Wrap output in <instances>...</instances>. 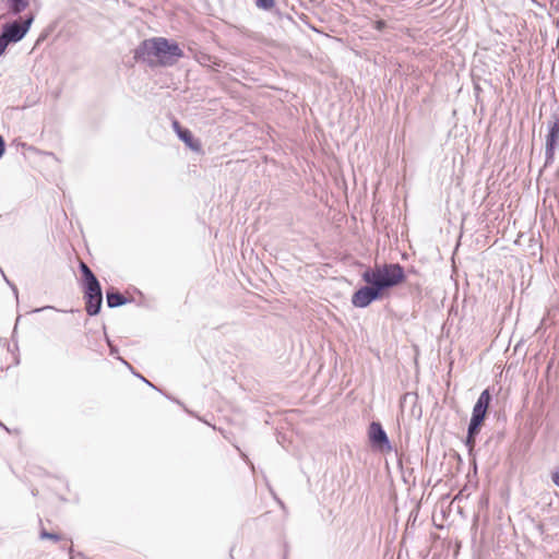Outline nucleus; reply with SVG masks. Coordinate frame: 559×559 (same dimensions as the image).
Returning a JSON list of instances; mask_svg holds the SVG:
<instances>
[{
    "label": "nucleus",
    "instance_id": "4",
    "mask_svg": "<svg viewBox=\"0 0 559 559\" xmlns=\"http://www.w3.org/2000/svg\"><path fill=\"white\" fill-rule=\"evenodd\" d=\"M80 270L83 275L84 296L103 297L100 284L92 270L84 263H80Z\"/></svg>",
    "mask_w": 559,
    "mask_h": 559
},
{
    "label": "nucleus",
    "instance_id": "7",
    "mask_svg": "<svg viewBox=\"0 0 559 559\" xmlns=\"http://www.w3.org/2000/svg\"><path fill=\"white\" fill-rule=\"evenodd\" d=\"M490 401L491 396L489 394V391L484 390L478 396L476 404L474 405L472 419H476L483 423L486 417Z\"/></svg>",
    "mask_w": 559,
    "mask_h": 559
},
{
    "label": "nucleus",
    "instance_id": "21",
    "mask_svg": "<svg viewBox=\"0 0 559 559\" xmlns=\"http://www.w3.org/2000/svg\"><path fill=\"white\" fill-rule=\"evenodd\" d=\"M174 128L175 130L178 132V129H182L180 126H179V122L178 121H174Z\"/></svg>",
    "mask_w": 559,
    "mask_h": 559
},
{
    "label": "nucleus",
    "instance_id": "14",
    "mask_svg": "<svg viewBox=\"0 0 559 559\" xmlns=\"http://www.w3.org/2000/svg\"><path fill=\"white\" fill-rule=\"evenodd\" d=\"M257 7L263 10H271L275 5V0H257Z\"/></svg>",
    "mask_w": 559,
    "mask_h": 559
},
{
    "label": "nucleus",
    "instance_id": "5",
    "mask_svg": "<svg viewBox=\"0 0 559 559\" xmlns=\"http://www.w3.org/2000/svg\"><path fill=\"white\" fill-rule=\"evenodd\" d=\"M381 297V292L369 285L360 287L354 293L352 297V304L357 308H366L372 301Z\"/></svg>",
    "mask_w": 559,
    "mask_h": 559
},
{
    "label": "nucleus",
    "instance_id": "3",
    "mask_svg": "<svg viewBox=\"0 0 559 559\" xmlns=\"http://www.w3.org/2000/svg\"><path fill=\"white\" fill-rule=\"evenodd\" d=\"M34 21V15H28L23 22L13 21L11 23H7L2 26L1 34L10 41L17 43L22 40L27 34L32 23Z\"/></svg>",
    "mask_w": 559,
    "mask_h": 559
},
{
    "label": "nucleus",
    "instance_id": "8",
    "mask_svg": "<svg viewBox=\"0 0 559 559\" xmlns=\"http://www.w3.org/2000/svg\"><path fill=\"white\" fill-rule=\"evenodd\" d=\"M558 139H559V120L555 121L551 124L548 135H547V139H546L545 156H546L547 163H549L554 158L555 147H556Z\"/></svg>",
    "mask_w": 559,
    "mask_h": 559
},
{
    "label": "nucleus",
    "instance_id": "6",
    "mask_svg": "<svg viewBox=\"0 0 559 559\" xmlns=\"http://www.w3.org/2000/svg\"><path fill=\"white\" fill-rule=\"evenodd\" d=\"M369 439L373 447L383 449L384 447L390 448L386 432L382 428L380 423L372 421L369 426Z\"/></svg>",
    "mask_w": 559,
    "mask_h": 559
},
{
    "label": "nucleus",
    "instance_id": "22",
    "mask_svg": "<svg viewBox=\"0 0 559 559\" xmlns=\"http://www.w3.org/2000/svg\"><path fill=\"white\" fill-rule=\"evenodd\" d=\"M141 379H142L144 382H146V384H148V385L153 386V384H152L150 381H147L146 379H144L143 377H141Z\"/></svg>",
    "mask_w": 559,
    "mask_h": 559
},
{
    "label": "nucleus",
    "instance_id": "11",
    "mask_svg": "<svg viewBox=\"0 0 559 559\" xmlns=\"http://www.w3.org/2000/svg\"><path fill=\"white\" fill-rule=\"evenodd\" d=\"M178 136L192 150L198 151L199 144L195 143L192 133L188 129H178Z\"/></svg>",
    "mask_w": 559,
    "mask_h": 559
},
{
    "label": "nucleus",
    "instance_id": "18",
    "mask_svg": "<svg viewBox=\"0 0 559 559\" xmlns=\"http://www.w3.org/2000/svg\"><path fill=\"white\" fill-rule=\"evenodd\" d=\"M385 27V22L382 20L376 21L374 28L377 31H382Z\"/></svg>",
    "mask_w": 559,
    "mask_h": 559
},
{
    "label": "nucleus",
    "instance_id": "12",
    "mask_svg": "<svg viewBox=\"0 0 559 559\" xmlns=\"http://www.w3.org/2000/svg\"><path fill=\"white\" fill-rule=\"evenodd\" d=\"M29 4V0H8V7L12 14L17 15Z\"/></svg>",
    "mask_w": 559,
    "mask_h": 559
},
{
    "label": "nucleus",
    "instance_id": "2",
    "mask_svg": "<svg viewBox=\"0 0 559 559\" xmlns=\"http://www.w3.org/2000/svg\"><path fill=\"white\" fill-rule=\"evenodd\" d=\"M361 278L369 286L379 292L393 287L404 280V270L399 263L384 264L373 269L368 267L361 274Z\"/></svg>",
    "mask_w": 559,
    "mask_h": 559
},
{
    "label": "nucleus",
    "instance_id": "19",
    "mask_svg": "<svg viewBox=\"0 0 559 559\" xmlns=\"http://www.w3.org/2000/svg\"><path fill=\"white\" fill-rule=\"evenodd\" d=\"M551 478H552L554 484L556 486H559V468L555 473H552Z\"/></svg>",
    "mask_w": 559,
    "mask_h": 559
},
{
    "label": "nucleus",
    "instance_id": "9",
    "mask_svg": "<svg viewBox=\"0 0 559 559\" xmlns=\"http://www.w3.org/2000/svg\"><path fill=\"white\" fill-rule=\"evenodd\" d=\"M106 300L109 308L120 307L128 302V299L116 290H108L106 294Z\"/></svg>",
    "mask_w": 559,
    "mask_h": 559
},
{
    "label": "nucleus",
    "instance_id": "10",
    "mask_svg": "<svg viewBox=\"0 0 559 559\" xmlns=\"http://www.w3.org/2000/svg\"><path fill=\"white\" fill-rule=\"evenodd\" d=\"M86 302V312L90 316H96L102 307L103 297L84 296Z\"/></svg>",
    "mask_w": 559,
    "mask_h": 559
},
{
    "label": "nucleus",
    "instance_id": "13",
    "mask_svg": "<svg viewBox=\"0 0 559 559\" xmlns=\"http://www.w3.org/2000/svg\"><path fill=\"white\" fill-rule=\"evenodd\" d=\"M481 424H483L481 421L471 418L468 429H467V435H469V437L477 436Z\"/></svg>",
    "mask_w": 559,
    "mask_h": 559
},
{
    "label": "nucleus",
    "instance_id": "17",
    "mask_svg": "<svg viewBox=\"0 0 559 559\" xmlns=\"http://www.w3.org/2000/svg\"><path fill=\"white\" fill-rule=\"evenodd\" d=\"M475 438L476 436L469 437V435L466 437V445L469 448V450H472L475 445Z\"/></svg>",
    "mask_w": 559,
    "mask_h": 559
},
{
    "label": "nucleus",
    "instance_id": "20",
    "mask_svg": "<svg viewBox=\"0 0 559 559\" xmlns=\"http://www.w3.org/2000/svg\"><path fill=\"white\" fill-rule=\"evenodd\" d=\"M4 147H5L4 140L0 135V157H2V155L4 154Z\"/></svg>",
    "mask_w": 559,
    "mask_h": 559
},
{
    "label": "nucleus",
    "instance_id": "23",
    "mask_svg": "<svg viewBox=\"0 0 559 559\" xmlns=\"http://www.w3.org/2000/svg\"><path fill=\"white\" fill-rule=\"evenodd\" d=\"M0 426L3 427L7 431L9 430L2 423H0Z\"/></svg>",
    "mask_w": 559,
    "mask_h": 559
},
{
    "label": "nucleus",
    "instance_id": "16",
    "mask_svg": "<svg viewBox=\"0 0 559 559\" xmlns=\"http://www.w3.org/2000/svg\"><path fill=\"white\" fill-rule=\"evenodd\" d=\"M9 44L10 41L2 34H0V56H2L5 52V49Z\"/></svg>",
    "mask_w": 559,
    "mask_h": 559
},
{
    "label": "nucleus",
    "instance_id": "1",
    "mask_svg": "<svg viewBox=\"0 0 559 559\" xmlns=\"http://www.w3.org/2000/svg\"><path fill=\"white\" fill-rule=\"evenodd\" d=\"M182 57L183 51L179 45L164 37L145 39L134 50V59L150 67H171Z\"/></svg>",
    "mask_w": 559,
    "mask_h": 559
},
{
    "label": "nucleus",
    "instance_id": "15",
    "mask_svg": "<svg viewBox=\"0 0 559 559\" xmlns=\"http://www.w3.org/2000/svg\"><path fill=\"white\" fill-rule=\"evenodd\" d=\"M40 538L41 539H52L55 542H58L60 539V537L57 534L48 533L46 531H41Z\"/></svg>",
    "mask_w": 559,
    "mask_h": 559
},
{
    "label": "nucleus",
    "instance_id": "24",
    "mask_svg": "<svg viewBox=\"0 0 559 559\" xmlns=\"http://www.w3.org/2000/svg\"><path fill=\"white\" fill-rule=\"evenodd\" d=\"M44 309H45V308L36 309L35 311H36V312H39V311H41V310H44Z\"/></svg>",
    "mask_w": 559,
    "mask_h": 559
}]
</instances>
